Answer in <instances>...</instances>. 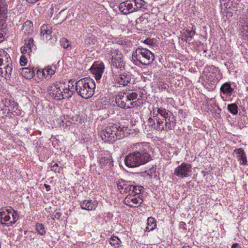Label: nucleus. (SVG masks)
I'll return each mask as SVG.
<instances>
[{
    "instance_id": "f257e3e1",
    "label": "nucleus",
    "mask_w": 248,
    "mask_h": 248,
    "mask_svg": "<svg viewBox=\"0 0 248 248\" xmlns=\"http://www.w3.org/2000/svg\"><path fill=\"white\" fill-rule=\"evenodd\" d=\"M136 149L129 154L125 158V165L130 168L139 167L151 161L152 158L151 148L149 144L138 143L136 144Z\"/></svg>"
},
{
    "instance_id": "f03ea898",
    "label": "nucleus",
    "mask_w": 248,
    "mask_h": 248,
    "mask_svg": "<svg viewBox=\"0 0 248 248\" xmlns=\"http://www.w3.org/2000/svg\"><path fill=\"white\" fill-rule=\"evenodd\" d=\"M129 131L127 127L119 124H109L100 132V136L105 142L113 143L129 134Z\"/></svg>"
},
{
    "instance_id": "7ed1b4c3",
    "label": "nucleus",
    "mask_w": 248,
    "mask_h": 248,
    "mask_svg": "<svg viewBox=\"0 0 248 248\" xmlns=\"http://www.w3.org/2000/svg\"><path fill=\"white\" fill-rule=\"evenodd\" d=\"M94 81L90 78H84L76 82L75 90L77 93L84 99L91 98L94 93Z\"/></svg>"
},
{
    "instance_id": "20e7f679",
    "label": "nucleus",
    "mask_w": 248,
    "mask_h": 248,
    "mask_svg": "<svg viewBox=\"0 0 248 248\" xmlns=\"http://www.w3.org/2000/svg\"><path fill=\"white\" fill-rule=\"evenodd\" d=\"M150 5L143 0H126L121 2L119 6L120 11L124 15H128L138 11L148 10Z\"/></svg>"
},
{
    "instance_id": "39448f33",
    "label": "nucleus",
    "mask_w": 248,
    "mask_h": 248,
    "mask_svg": "<svg viewBox=\"0 0 248 248\" xmlns=\"http://www.w3.org/2000/svg\"><path fill=\"white\" fill-rule=\"evenodd\" d=\"M154 55L148 49L141 46L138 47L132 54L133 63L138 66L151 64L154 60Z\"/></svg>"
},
{
    "instance_id": "423d86ee",
    "label": "nucleus",
    "mask_w": 248,
    "mask_h": 248,
    "mask_svg": "<svg viewBox=\"0 0 248 248\" xmlns=\"http://www.w3.org/2000/svg\"><path fill=\"white\" fill-rule=\"evenodd\" d=\"M18 219V214L15 210L12 212L9 209L4 208L0 209V222L1 224L11 226L14 224Z\"/></svg>"
},
{
    "instance_id": "0eeeda50",
    "label": "nucleus",
    "mask_w": 248,
    "mask_h": 248,
    "mask_svg": "<svg viewBox=\"0 0 248 248\" xmlns=\"http://www.w3.org/2000/svg\"><path fill=\"white\" fill-rule=\"evenodd\" d=\"M8 14L7 5L5 0H0V43L4 40L5 31L8 29L6 24Z\"/></svg>"
},
{
    "instance_id": "6e6552de",
    "label": "nucleus",
    "mask_w": 248,
    "mask_h": 248,
    "mask_svg": "<svg viewBox=\"0 0 248 248\" xmlns=\"http://www.w3.org/2000/svg\"><path fill=\"white\" fill-rule=\"evenodd\" d=\"M148 125L152 128L158 130L168 131L170 129V123L169 119L167 121L166 119H158L157 117H149L148 120Z\"/></svg>"
},
{
    "instance_id": "1a4fd4ad",
    "label": "nucleus",
    "mask_w": 248,
    "mask_h": 248,
    "mask_svg": "<svg viewBox=\"0 0 248 248\" xmlns=\"http://www.w3.org/2000/svg\"><path fill=\"white\" fill-rule=\"evenodd\" d=\"M60 87V81H57L47 88V92L48 94L52 98L56 101H60L62 99H66V97H70V95H69V96H63Z\"/></svg>"
},
{
    "instance_id": "9d476101",
    "label": "nucleus",
    "mask_w": 248,
    "mask_h": 248,
    "mask_svg": "<svg viewBox=\"0 0 248 248\" xmlns=\"http://www.w3.org/2000/svg\"><path fill=\"white\" fill-rule=\"evenodd\" d=\"M115 102L117 105L122 108H128L131 107L134 102H129L126 96V93H120L116 96Z\"/></svg>"
},
{
    "instance_id": "9b49d317",
    "label": "nucleus",
    "mask_w": 248,
    "mask_h": 248,
    "mask_svg": "<svg viewBox=\"0 0 248 248\" xmlns=\"http://www.w3.org/2000/svg\"><path fill=\"white\" fill-rule=\"evenodd\" d=\"M143 201L140 196L129 194L124 199V204L131 207H138L143 202Z\"/></svg>"
},
{
    "instance_id": "f8f14e48",
    "label": "nucleus",
    "mask_w": 248,
    "mask_h": 248,
    "mask_svg": "<svg viewBox=\"0 0 248 248\" xmlns=\"http://www.w3.org/2000/svg\"><path fill=\"white\" fill-rule=\"evenodd\" d=\"M105 69V65L102 62H94L90 68L91 71L97 81L99 80L102 76Z\"/></svg>"
},
{
    "instance_id": "ddd939ff",
    "label": "nucleus",
    "mask_w": 248,
    "mask_h": 248,
    "mask_svg": "<svg viewBox=\"0 0 248 248\" xmlns=\"http://www.w3.org/2000/svg\"><path fill=\"white\" fill-rule=\"evenodd\" d=\"M132 75L129 72H124L119 74L116 78V82L123 87L127 86L131 83Z\"/></svg>"
},
{
    "instance_id": "4468645a",
    "label": "nucleus",
    "mask_w": 248,
    "mask_h": 248,
    "mask_svg": "<svg viewBox=\"0 0 248 248\" xmlns=\"http://www.w3.org/2000/svg\"><path fill=\"white\" fill-rule=\"evenodd\" d=\"M190 171V165L183 163L175 169L174 173L177 176L184 178L189 176L188 173Z\"/></svg>"
},
{
    "instance_id": "2eb2a0df",
    "label": "nucleus",
    "mask_w": 248,
    "mask_h": 248,
    "mask_svg": "<svg viewBox=\"0 0 248 248\" xmlns=\"http://www.w3.org/2000/svg\"><path fill=\"white\" fill-rule=\"evenodd\" d=\"M98 202L96 200H85L80 202L81 208L85 210L93 211L95 210Z\"/></svg>"
},
{
    "instance_id": "dca6fc26",
    "label": "nucleus",
    "mask_w": 248,
    "mask_h": 248,
    "mask_svg": "<svg viewBox=\"0 0 248 248\" xmlns=\"http://www.w3.org/2000/svg\"><path fill=\"white\" fill-rule=\"evenodd\" d=\"M118 188L121 193H129L130 190V186L131 184L130 182L126 181L124 180L121 179L117 182Z\"/></svg>"
},
{
    "instance_id": "f3484780",
    "label": "nucleus",
    "mask_w": 248,
    "mask_h": 248,
    "mask_svg": "<svg viewBox=\"0 0 248 248\" xmlns=\"http://www.w3.org/2000/svg\"><path fill=\"white\" fill-rule=\"evenodd\" d=\"M5 106L9 108L10 111H12L15 112L16 114L19 115L20 113L16 111H20L18 109V104L15 102L13 99H5L4 100Z\"/></svg>"
},
{
    "instance_id": "a211bd4d",
    "label": "nucleus",
    "mask_w": 248,
    "mask_h": 248,
    "mask_svg": "<svg viewBox=\"0 0 248 248\" xmlns=\"http://www.w3.org/2000/svg\"><path fill=\"white\" fill-rule=\"evenodd\" d=\"M112 158L111 156H103L100 158L99 163L102 168L106 167V169L110 168L113 166Z\"/></svg>"
},
{
    "instance_id": "6ab92c4d",
    "label": "nucleus",
    "mask_w": 248,
    "mask_h": 248,
    "mask_svg": "<svg viewBox=\"0 0 248 248\" xmlns=\"http://www.w3.org/2000/svg\"><path fill=\"white\" fill-rule=\"evenodd\" d=\"M234 153H235L237 155V158L240 165L244 166L247 164L246 155L242 148H240L235 149Z\"/></svg>"
},
{
    "instance_id": "aec40b11",
    "label": "nucleus",
    "mask_w": 248,
    "mask_h": 248,
    "mask_svg": "<svg viewBox=\"0 0 248 248\" xmlns=\"http://www.w3.org/2000/svg\"><path fill=\"white\" fill-rule=\"evenodd\" d=\"M60 82L61 86L60 88L62 90V92L63 96H67L70 95V97H66V98L68 99L71 98L74 94V91L73 90H71V89H70V85L69 84H66L64 82L60 81Z\"/></svg>"
},
{
    "instance_id": "412c9836",
    "label": "nucleus",
    "mask_w": 248,
    "mask_h": 248,
    "mask_svg": "<svg viewBox=\"0 0 248 248\" xmlns=\"http://www.w3.org/2000/svg\"><path fill=\"white\" fill-rule=\"evenodd\" d=\"M111 63L114 67L119 69L120 71H123L125 69V62L123 57L111 58Z\"/></svg>"
},
{
    "instance_id": "4be33fe9",
    "label": "nucleus",
    "mask_w": 248,
    "mask_h": 248,
    "mask_svg": "<svg viewBox=\"0 0 248 248\" xmlns=\"http://www.w3.org/2000/svg\"><path fill=\"white\" fill-rule=\"evenodd\" d=\"M220 93L226 96H231L233 92V89L232 87L230 82H225L223 83L220 88Z\"/></svg>"
},
{
    "instance_id": "5701e85b",
    "label": "nucleus",
    "mask_w": 248,
    "mask_h": 248,
    "mask_svg": "<svg viewBox=\"0 0 248 248\" xmlns=\"http://www.w3.org/2000/svg\"><path fill=\"white\" fill-rule=\"evenodd\" d=\"M33 26L32 22L29 20L26 21L23 26L22 31L26 35L31 34L33 32Z\"/></svg>"
},
{
    "instance_id": "b1692460",
    "label": "nucleus",
    "mask_w": 248,
    "mask_h": 248,
    "mask_svg": "<svg viewBox=\"0 0 248 248\" xmlns=\"http://www.w3.org/2000/svg\"><path fill=\"white\" fill-rule=\"evenodd\" d=\"M21 74L28 79L32 78L35 75V71L30 67H25L21 69Z\"/></svg>"
},
{
    "instance_id": "393cba45",
    "label": "nucleus",
    "mask_w": 248,
    "mask_h": 248,
    "mask_svg": "<svg viewBox=\"0 0 248 248\" xmlns=\"http://www.w3.org/2000/svg\"><path fill=\"white\" fill-rule=\"evenodd\" d=\"M130 188L129 194H133L137 196H140V194L143 190V187L140 186H134L131 185V186L129 187Z\"/></svg>"
},
{
    "instance_id": "a878e982",
    "label": "nucleus",
    "mask_w": 248,
    "mask_h": 248,
    "mask_svg": "<svg viewBox=\"0 0 248 248\" xmlns=\"http://www.w3.org/2000/svg\"><path fill=\"white\" fill-rule=\"evenodd\" d=\"M25 46H28V50L29 51H35L36 49V46L34 44V41L31 37H27L25 38Z\"/></svg>"
},
{
    "instance_id": "bb28decb",
    "label": "nucleus",
    "mask_w": 248,
    "mask_h": 248,
    "mask_svg": "<svg viewBox=\"0 0 248 248\" xmlns=\"http://www.w3.org/2000/svg\"><path fill=\"white\" fill-rule=\"evenodd\" d=\"M108 241L109 244L115 248H119L120 247L121 241L117 236H111Z\"/></svg>"
},
{
    "instance_id": "cd10ccee",
    "label": "nucleus",
    "mask_w": 248,
    "mask_h": 248,
    "mask_svg": "<svg viewBox=\"0 0 248 248\" xmlns=\"http://www.w3.org/2000/svg\"><path fill=\"white\" fill-rule=\"evenodd\" d=\"M51 171H54L55 173H60L62 170L61 166H60L59 164L54 161H52L49 164Z\"/></svg>"
},
{
    "instance_id": "c85d7f7f",
    "label": "nucleus",
    "mask_w": 248,
    "mask_h": 248,
    "mask_svg": "<svg viewBox=\"0 0 248 248\" xmlns=\"http://www.w3.org/2000/svg\"><path fill=\"white\" fill-rule=\"evenodd\" d=\"M148 226L146 228V231H150L153 230L155 226L156 223L155 219L152 217H148L147 219Z\"/></svg>"
},
{
    "instance_id": "c756f323",
    "label": "nucleus",
    "mask_w": 248,
    "mask_h": 248,
    "mask_svg": "<svg viewBox=\"0 0 248 248\" xmlns=\"http://www.w3.org/2000/svg\"><path fill=\"white\" fill-rule=\"evenodd\" d=\"M196 28L194 26H193L191 29L189 28H186L185 30H184V33L185 34L186 38H190L191 39L195 34Z\"/></svg>"
},
{
    "instance_id": "7c9ffc66",
    "label": "nucleus",
    "mask_w": 248,
    "mask_h": 248,
    "mask_svg": "<svg viewBox=\"0 0 248 248\" xmlns=\"http://www.w3.org/2000/svg\"><path fill=\"white\" fill-rule=\"evenodd\" d=\"M218 80L214 76L210 75L207 79V82L210 86L211 89H214L216 87V84L217 83Z\"/></svg>"
},
{
    "instance_id": "2f4dec72",
    "label": "nucleus",
    "mask_w": 248,
    "mask_h": 248,
    "mask_svg": "<svg viewBox=\"0 0 248 248\" xmlns=\"http://www.w3.org/2000/svg\"><path fill=\"white\" fill-rule=\"evenodd\" d=\"M36 229L37 232L42 236L46 234V230L44 225L41 223H36Z\"/></svg>"
},
{
    "instance_id": "473e14b6",
    "label": "nucleus",
    "mask_w": 248,
    "mask_h": 248,
    "mask_svg": "<svg viewBox=\"0 0 248 248\" xmlns=\"http://www.w3.org/2000/svg\"><path fill=\"white\" fill-rule=\"evenodd\" d=\"M240 33L244 39L248 40V24L240 29Z\"/></svg>"
},
{
    "instance_id": "72a5a7b5",
    "label": "nucleus",
    "mask_w": 248,
    "mask_h": 248,
    "mask_svg": "<svg viewBox=\"0 0 248 248\" xmlns=\"http://www.w3.org/2000/svg\"><path fill=\"white\" fill-rule=\"evenodd\" d=\"M228 111L233 115H236L238 113L237 106L235 104H229L227 106Z\"/></svg>"
},
{
    "instance_id": "f704fd0d",
    "label": "nucleus",
    "mask_w": 248,
    "mask_h": 248,
    "mask_svg": "<svg viewBox=\"0 0 248 248\" xmlns=\"http://www.w3.org/2000/svg\"><path fill=\"white\" fill-rule=\"evenodd\" d=\"M61 46L65 49L71 48V45L69 41L65 38L62 37L60 40Z\"/></svg>"
},
{
    "instance_id": "c9c22d12",
    "label": "nucleus",
    "mask_w": 248,
    "mask_h": 248,
    "mask_svg": "<svg viewBox=\"0 0 248 248\" xmlns=\"http://www.w3.org/2000/svg\"><path fill=\"white\" fill-rule=\"evenodd\" d=\"M4 69L5 72V76H7L8 77L10 78L11 75L12 71L13 70L12 62H10L9 63H8L7 65H6L4 67Z\"/></svg>"
},
{
    "instance_id": "e433bc0d",
    "label": "nucleus",
    "mask_w": 248,
    "mask_h": 248,
    "mask_svg": "<svg viewBox=\"0 0 248 248\" xmlns=\"http://www.w3.org/2000/svg\"><path fill=\"white\" fill-rule=\"evenodd\" d=\"M41 72L45 76L50 77L54 74L55 70H53L51 67H48L47 69H44Z\"/></svg>"
},
{
    "instance_id": "4c0bfd02",
    "label": "nucleus",
    "mask_w": 248,
    "mask_h": 248,
    "mask_svg": "<svg viewBox=\"0 0 248 248\" xmlns=\"http://www.w3.org/2000/svg\"><path fill=\"white\" fill-rule=\"evenodd\" d=\"M158 112L161 115V118H158V119H163V118L166 119L167 121H168V119H170V116H168V112L166 111L165 109L159 108L158 109Z\"/></svg>"
},
{
    "instance_id": "58836bf2",
    "label": "nucleus",
    "mask_w": 248,
    "mask_h": 248,
    "mask_svg": "<svg viewBox=\"0 0 248 248\" xmlns=\"http://www.w3.org/2000/svg\"><path fill=\"white\" fill-rule=\"evenodd\" d=\"M109 54L111 56V58L114 57L118 58V57H123V56L121 52L117 49L115 50H111Z\"/></svg>"
},
{
    "instance_id": "ea45409f",
    "label": "nucleus",
    "mask_w": 248,
    "mask_h": 248,
    "mask_svg": "<svg viewBox=\"0 0 248 248\" xmlns=\"http://www.w3.org/2000/svg\"><path fill=\"white\" fill-rule=\"evenodd\" d=\"M41 35H43V36L45 35H50L52 32L50 30L47 28V27L45 25L41 27Z\"/></svg>"
},
{
    "instance_id": "a19ab883",
    "label": "nucleus",
    "mask_w": 248,
    "mask_h": 248,
    "mask_svg": "<svg viewBox=\"0 0 248 248\" xmlns=\"http://www.w3.org/2000/svg\"><path fill=\"white\" fill-rule=\"evenodd\" d=\"M126 96H127V98L128 99V101L129 102H131V101L134 100L137 98L138 94L136 93L132 92L130 93H126Z\"/></svg>"
},
{
    "instance_id": "79ce46f5",
    "label": "nucleus",
    "mask_w": 248,
    "mask_h": 248,
    "mask_svg": "<svg viewBox=\"0 0 248 248\" xmlns=\"http://www.w3.org/2000/svg\"><path fill=\"white\" fill-rule=\"evenodd\" d=\"M91 35V36L87 38L85 40V42L87 45H89L92 43L93 44L95 43L94 37L92 34Z\"/></svg>"
},
{
    "instance_id": "37998d69",
    "label": "nucleus",
    "mask_w": 248,
    "mask_h": 248,
    "mask_svg": "<svg viewBox=\"0 0 248 248\" xmlns=\"http://www.w3.org/2000/svg\"><path fill=\"white\" fill-rule=\"evenodd\" d=\"M1 54H0V56H5L6 60V63H9L10 62H12L11 58L9 56V55L5 51H2L1 52Z\"/></svg>"
},
{
    "instance_id": "c03bdc74",
    "label": "nucleus",
    "mask_w": 248,
    "mask_h": 248,
    "mask_svg": "<svg viewBox=\"0 0 248 248\" xmlns=\"http://www.w3.org/2000/svg\"><path fill=\"white\" fill-rule=\"evenodd\" d=\"M20 49L21 52L23 54H25L26 53L30 54L31 52H32V51H29V50H28V46H22Z\"/></svg>"
},
{
    "instance_id": "a18cd8bd",
    "label": "nucleus",
    "mask_w": 248,
    "mask_h": 248,
    "mask_svg": "<svg viewBox=\"0 0 248 248\" xmlns=\"http://www.w3.org/2000/svg\"><path fill=\"white\" fill-rule=\"evenodd\" d=\"M27 63V59L24 56H21L20 59V63L21 66H25Z\"/></svg>"
},
{
    "instance_id": "49530a36",
    "label": "nucleus",
    "mask_w": 248,
    "mask_h": 248,
    "mask_svg": "<svg viewBox=\"0 0 248 248\" xmlns=\"http://www.w3.org/2000/svg\"><path fill=\"white\" fill-rule=\"evenodd\" d=\"M62 216V213L60 212H56L54 215L53 217H52V219H55V218L57 219H60L61 217Z\"/></svg>"
},
{
    "instance_id": "de8ad7c7",
    "label": "nucleus",
    "mask_w": 248,
    "mask_h": 248,
    "mask_svg": "<svg viewBox=\"0 0 248 248\" xmlns=\"http://www.w3.org/2000/svg\"><path fill=\"white\" fill-rule=\"evenodd\" d=\"M160 87H161V89L162 91H163V90H167L168 91V90L169 88V84H168L167 83H163L162 84H161L160 85Z\"/></svg>"
},
{
    "instance_id": "09e8293b",
    "label": "nucleus",
    "mask_w": 248,
    "mask_h": 248,
    "mask_svg": "<svg viewBox=\"0 0 248 248\" xmlns=\"http://www.w3.org/2000/svg\"><path fill=\"white\" fill-rule=\"evenodd\" d=\"M186 224L184 222H181L179 224L180 228H181L184 230H185L186 229Z\"/></svg>"
},
{
    "instance_id": "8fccbe9b",
    "label": "nucleus",
    "mask_w": 248,
    "mask_h": 248,
    "mask_svg": "<svg viewBox=\"0 0 248 248\" xmlns=\"http://www.w3.org/2000/svg\"><path fill=\"white\" fill-rule=\"evenodd\" d=\"M231 248H241V247L239 244L234 243L232 245Z\"/></svg>"
},
{
    "instance_id": "3c124183",
    "label": "nucleus",
    "mask_w": 248,
    "mask_h": 248,
    "mask_svg": "<svg viewBox=\"0 0 248 248\" xmlns=\"http://www.w3.org/2000/svg\"><path fill=\"white\" fill-rule=\"evenodd\" d=\"M44 186L47 189V191H49L50 189V186L46 184H44Z\"/></svg>"
},
{
    "instance_id": "603ef678",
    "label": "nucleus",
    "mask_w": 248,
    "mask_h": 248,
    "mask_svg": "<svg viewBox=\"0 0 248 248\" xmlns=\"http://www.w3.org/2000/svg\"><path fill=\"white\" fill-rule=\"evenodd\" d=\"M150 40H145L144 43L147 44H150Z\"/></svg>"
},
{
    "instance_id": "864d4df0",
    "label": "nucleus",
    "mask_w": 248,
    "mask_h": 248,
    "mask_svg": "<svg viewBox=\"0 0 248 248\" xmlns=\"http://www.w3.org/2000/svg\"><path fill=\"white\" fill-rule=\"evenodd\" d=\"M3 74V71L2 70V69L1 68H0V75H1V76L2 77H3L4 76L2 75Z\"/></svg>"
},
{
    "instance_id": "5fc2aeb1",
    "label": "nucleus",
    "mask_w": 248,
    "mask_h": 248,
    "mask_svg": "<svg viewBox=\"0 0 248 248\" xmlns=\"http://www.w3.org/2000/svg\"><path fill=\"white\" fill-rule=\"evenodd\" d=\"M119 44L124 45V42L123 41H118Z\"/></svg>"
},
{
    "instance_id": "6e6d98bb",
    "label": "nucleus",
    "mask_w": 248,
    "mask_h": 248,
    "mask_svg": "<svg viewBox=\"0 0 248 248\" xmlns=\"http://www.w3.org/2000/svg\"><path fill=\"white\" fill-rule=\"evenodd\" d=\"M3 62V60L2 58H0V66H1Z\"/></svg>"
},
{
    "instance_id": "4d7b16f0",
    "label": "nucleus",
    "mask_w": 248,
    "mask_h": 248,
    "mask_svg": "<svg viewBox=\"0 0 248 248\" xmlns=\"http://www.w3.org/2000/svg\"><path fill=\"white\" fill-rule=\"evenodd\" d=\"M70 89H71V90H74V89H75V88H74V85L72 84L71 88H70Z\"/></svg>"
},
{
    "instance_id": "13d9d810",
    "label": "nucleus",
    "mask_w": 248,
    "mask_h": 248,
    "mask_svg": "<svg viewBox=\"0 0 248 248\" xmlns=\"http://www.w3.org/2000/svg\"><path fill=\"white\" fill-rule=\"evenodd\" d=\"M71 83L72 84H73V81L72 79H70L68 81V83Z\"/></svg>"
},
{
    "instance_id": "bf43d9fd",
    "label": "nucleus",
    "mask_w": 248,
    "mask_h": 248,
    "mask_svg": "<svg viewBox=\"0 0 248 248\" xmlns=\"http://www.w3.org/2000/svg\"><path fill=\"white\" fill-rule=\"evenodd\" d=\"M182 248H190L189 246H185V247H183Z\"/></svg>"
}]
</instances>
